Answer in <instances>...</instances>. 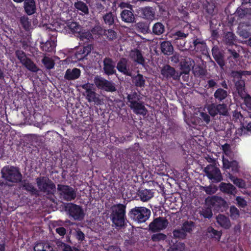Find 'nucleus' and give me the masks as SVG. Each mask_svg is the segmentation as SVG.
Returning a JSON list of instances; mask_svg holds the SVG:
<instances>
[{"instance_id":"nucleus-1","label":"nucleus","mask_w":251,"mask_h":251,"mask_svg":"<svg viewBox=\"0 0 251 251\" xmlns=\"http://www.w3.org/2000/svg\"><path fill=\"white\" fill-rule=\"evenodd\" d=\"M54 29L66 34H74L76 36L83 39L84 36L81 34L82 28L76 22L58 20L53 24Z\"/></svg>"},{"instance_id":"nucleus-2","label":"nucleus","mask_w":251,"mask_h":251,"mask_svg":"<svg viewBox=\"0 0 251 251\" xmlns=\"http://www.w3.org/2000/svg\"><path fill=\"white\" fill-rule=\"evenodd\" d=\"M211 116H214L218 114L217 105L214 104L208 105L205 108H195L193 112V116L192 117L191 122L194 123H199V120L204 121L208 124L210 121V117L207 114L206 109Z\"/></svg>"},{"instance_id":"nucleus-3","label":"nucleus","mask_w":251,"mask_h":251,"mask_svg":"<svg viewBox=\"0 0 251 251\" xmlns=\"http://www.w3.org/2000/svg\"><path fill=\"white\" fill-rule=\"evenodd\" d=\"M205 203L208 207L203 208L200 213L201 215L206 218L212 217V208L219 210L222 207H225L227 205L226 201L224 199L216 196L208 197L205 200Z\"/></svg>"},{"instance_id":"nucleus-4","label":"nucleus","mask_w":251,"mask_h":251,"mask_svg":"<svg viewBox=\"0 0 251 251\" xmlns=\"http://www.w3.org/2000/svg\"><path fill=\"white\" fill-rule=\"evenodd\" d=\"M224 154L223 155V167L225 170L231 169L233 173L239 172V166L238 163L233 160L234 154L230 149V147L227 144L222 146Z\"/></svg>"},{"instance_id":"nucleus-5","label":"nucleus","mask_w":251,"mask_h":251,"mask_svg":"<svg viewBox=\"0 0 251 251\" xmlns=\"http://www.w3.org/2000/svg\"><path fill=\"white\" fill-rule=\"evenodd\" d=\"M111 209V216L113 223L117 227L124 226L125 222L126 206L123 204H119L113 205Z\"/></svg>"},{"instance_id":"nucleus-6","label":"nucleus","mask_w":251,"mask_h":251,"mask_svg":"<svg viewBox=\"0 0 251 251\" xmlns=\"http://www.w3.org/2000/svg\"><path fill=\"white\" fill-rule=\"evenodd\" d=\"M2 177L8 181L17 182L22 179L19 170L14 167H5L1 170Z\"/></svg>"},{"instance_id":"nucleus-7","label":"nucleus","mask_w":251,"mask_h":251,"mask_svg":"<svg viewBox=\"0 0 251 251\" xmlns=\"http://www.w3.org/2000/svg\"><path fill=\"white\" fill-rule=\"evenodd\" d=\"M131 213L134 216L133 218L138 223L146 222L151 215V211L144 207H135L132 209Z\"/></svg>"},{"instance_id":"nucleus-8","label":"nucleus","mask_w":251,"mask_h":251,"mask_svg":"<svg viewBox=\"0 0 251 251\" xmlns=\"http://www.w3.org/2000/svg\"><path fill=\"white\" fill-rule=\"evenodd\" d=\"M204 171L208 178L213 182H218L222 180L220 170L213 165H208L204 168Z\"/></svg>"},{"instance_id":"nucleus-9","label":"nucleus","mask_w":251,"mask_h":251,"mask_svg":"<svg viewBox=\"0 0 251 251\" xmlns=\"http://www.w3.org/2000/svg\"><path fill=\"white\" fill-rule=\"evenodd\" d=\"M92 49V46L91 45H88L84 47L82 49L81 48H78L75 53L71 56V58H67L66 61L71 63L76 62L78 60H81L87 56L88 53L91 52ZM65 61L66 60L63 61V62Z\"/></svg>"},{"instance_id":"nucleus-10","label":"nucleus","mask_w":251,"mask_h":251,"mask_svg":"<svg viewBox=\"0 0 251 251\" xmlns=\"http://www.w3.org/2000/svg\"><path fill=\"white\" fill-rule=\"evenodd\" d=\"M136 96V95L134 94L128 95V100L130 103V106L136 113L145 115L146 114V109L142 104L134 100Z\"/></svg>"},{"instance_id":"nucleus-11","label":"nucleus","mask_w":251,"mask_h":251,"mask_svg":"<svg viewBox=\"0 0 251 251\" xmlns=\"http://www.w3.org/2000/svg\"><path fill=\"white\" fill-rule=\"evenodd\" d=\"M58 190L62 197L67 201L74 200L76 197L74 190L68 186L58 185Z\"/></svg>"},{"instance_id":"nucleus-12","label":"nucleus","mask_w":251,"mask_h":251,"mask_svg":"<svg viewBox=\"0 0 251 251\" xmlns=\"http://www.w3.org/2000/svg\"><path fill=\"white\" fill-rule=\"evenodd\" d=\"M167 221L163 218H158L154 219L149 225V228L153 232L163 230L168 225Z\"/></svg>"},{"instance_id":"nucleus-13","label":"nucleus","mask_w":251,"mask_h":251,"mask_svg":"<svg viewBox=\"0 0 251 251\" xmlns=\"http://www.w3.org/2000/svg\"><path fill=\"white\" fill-rule=\"evenodd\" d=\"M236 86L238 92L247 107L251 109V97L244 91V83L240 81L236 83Z\"/></svg>"},{"instance_id":"nucleus-14","label":"nucleus","mask_w":251,"mask_h":251,"mask_svg":"<svg viewBox=\"0 0 251 251\" xmlns=\"http://www.w3.org/2000/svg\"><path fill=\"white\" fill-rule=\"evenodd\" d=\"M82 87L85 90L84 95L88 100L90 102H97L98 99L96 97V93L94 91V85L88 83L82 85Z\"/></svg>"},{"instance_id":"nucleus-15","label":"nucleus","mask_w":251,"mask_h":251,"mask_svg":"<svg viewBox=\"0 0 251 251\" xmlns=\"http://www.w3.org/2000/svg\"><path fill=\"white\" fill-rule=\"evenodd\" d=\"M70 215L75 220H81L84 216V212L81 207L71 204L69 207Z\"/></svg>"},{"instance_id":"nucleus-16","label":"nucleus","mask_w":251,"mask_h":251,"mask_svg":"<svg viewBox=\"0 0 251 251\" xmlns=\"http://www.w3.org/2000/svg\"><path fill=\"white\" fill-rule=\"evenodd\" d=\"M37 183L39 188L42 191L50 192V189L53 190L55 188L54 184L46 177L38 178Z\"/></svg>"},{"instance_id":"nucleus-17","label":"nucleus","mask_w":251,"mask_h":251,"mask_svg":"<svg viewBox=\"0 0 251 251\" xmlns=\"http://www.w3.org/2000/svg\"><path fill=\"white\" fill-rule=\"evenodd\" d=\"M220 190L228 194L235 195L236 194V188L230 183L222 182L219 185Z\"/></svg>"},{"instance_id":"nucleus-18","label":"nucleus","mask_w":251,"mask_h":251,"mask_svg":"<svg viewBox=\"0 0 251 251\" xmlns=\"http://www.w3.org/2000/svg\"><path fill=\"white\" fill-rule=\"evenodd\" d=\"M217 223L223 228L228 229L231 227V223L229 218L222 214H219L216 217Z\"/></svg>"},{"instance_id":"nucleus-19","label":"nucleus","mask_w":251,"mask_h":251,"mask_svg":"<svg viewBox=\"0 0 251 251\" xmlns=\"http://www.w3.org/2000/svg\"><path fill=\"white\" fill-rule=\"evenodd\" d=\"M80 75V71L77 68L67 69L64 75L65 78L68 80H74L78 78Z\"/></svg>"},{"instance_id":"nucleus-20","label":"nucleus","mask_w":251,"mask_h":251,"mask_svg":"<svg viewBox=\"0 0 251 251\" xmlns=\"http://www.w3.org/2000/svg\"><path fill=\"white\" fill-rule=\"evenodd\" d=\"M103 69L107 75H110L115 73V64L110 59L105 58L103 61Z\"/></svg>"},{"instance_id":"nucleus-21","label":"nucleus","mask_w":251,"mask_h":251,"mask_svg":"<svg viewBox=\"0 0 251 251\" xmlns=\"http://www.w3.org/2000/svg\"><path fill=\"white\" fill-rule=\"evenodd\" d=\"M24 8L25 12L31 15L36 12L35 2L34 0H25L24 2Z\"/></svg>"},{"instance_id":"nucleus-22","label":"nucleus","mask_w":251,"mask_h":251,"mask_svg":"<svg viewBox=\"0 0 251 251\" xmlns=\"http://www.w3.org/2000/svg\"><path fill=\"white\" fill-rule=\"evenodd\" d=\"M56 41L55 38H53L47 41L45 43H42L40 45L41 48L44 51H52L56 47Z\"/></svg>"},{"instance_id":"nucleus-23","label":"nucleus","mask_w":251,"mask_h":251,"mask_svg":"<svg viewBox=\"0 0 251 251\" xmlns=\"http://www.w3.org/2000/svg\"><path fill=\"white\" fill-rule=\"evenodd\" d=\"M126 64V59L125 58H122L118 63L117 68L119 72L123 73L126 75L132 76L131 72L127 68Z\"/></svg>"},{"instance_id":"nucleus-24","label":"nucleus","mask_w":251,"mask_h":251,"mask_svg":"<svg viewBox=\"0 0 251 251\" xmlns=\"http://www.w3.org/2000/svg\"><path fill=\"white\" fill-rule=\"evenodd\" d=\"M161 51L166 55H170L173 53L174 49L171 42L169 41L162 42L160 45Z\"/></svg>"},{"instance_id":"nucleus-25","label":"nucleus","mask_w":251,"mask_h":251,"mask_svg":"<svg viewBox=\"0 0 251 251\" xmlns=\"http://www.w3.org/2000/svg\"><path fill=\"white\" fill-rule=\"evenodd\" d=\"M130 57L137 63L143 65L144 59L140 51L138 50H131L130 53Z\"/></svg>"},{"instance_id":"nucleus-26","label":"nucleus","mask_w":251,"mask_h":251,"mask_svg":"<svg viewBox=\"0 0 251 251\" xmlns=\"http://www.w3.org/2000/svg\"><path fill=\"white\" fill-rule=\"evenodd\" d=\"M228 177L239 188H245L246 187V184L244 180L234 176L230 174H229Z\"/></svg>"},{"instance_id":"nucleus-27","label":"nucleus","mask_w":251,"mask_h":251,"mask_svg":"<svg viewBox=\"0 0 251 251\" xmlns=\"http://www.w3.org/2000/svg\"><path fill=\"white\" fill-rule=\"evenodd\" d=\"M121 15L122 20L125 22L131 23L134 20L133 14L129 10H125L123 11Z\"/></svg>"},{"instance_id":"nucleus-28","label":"nucleus","mask_w":251,"mask_h":251,"mask_svg":"<svg viewBox=\"0 0 251 251\" xmlns=\"http://www.w3.org/2000/svg\"><path fill=\"white\" fill-rule=\"evenodd\" d=\"M75 8L81 12V14H87L89 12L88 6L81 1H78L75 3Z\"/></svg>"},{"instance_id":"nucleus-29","label":"nucleus","mask_w":251,"mask_h":251,"mask_svg":"<svg viewBox=\"0 0 251 251\" xmlns=\"http://www.w3.org/2000/svg\"><path fill=\"white\" fill-rule=\"evenodd\" d=\"M153 196V193L150 190L145 189L139 192L140 199L143 201H146L149 200Z\"/></svg>"},{"instance_id":"nucleus-30","label":"nucleus","mask_w":251,"mask_h":251,"mask_svg":"<svg viewBox=\"0 0 251 251\" xmlns=\"http://www.w3.org/2000/svg\"><path fill=\"white\" fill-rule=\"evenodd\" d=\"M161 74L166 77H173L175 74V70L169 66H165L161 70Z\"/></svg>"},{"instance_id":"nucleus-31","label":"nucleus","mask_w":251,"mask_h":251,"mask_svg":"<svg viewBox=\"0 0 251 251\" xmlns=\"http://www.w3.org/2000/svg\"><path fill=\"white\" fill-rule=\"evenodd\" d=\"M193 63L190 59H187L185 62L181 63V68L183 73L187 74L192 66Z\"/></svg>"},{"instance_id":"nucleus-32","label":"nucleus","mask_w":251,"mask_h":251,"mask_svg":"<svg viewBox=\"0 0 251 251\" xmlns=\"http://www.w3.org/2000/svg\"><path fill=\"white\" fill-rule=\"evenodd\" d=\"M29 70L36 72L38 71L36 66L29 59H27L22 63Z\"/></svg>"},{"instance_id":"nucleus-33","label":"nucleus","mask_w":251,"mask_h":251,"mask_svg":"<svg viewBox=\"0 0 251 251\" xmlns=\"http://www.w3.org/2000/svg\"><path fill=\"white\" fill-rule=\"evenodd\" d=\"M164 26L161 23H157L153 26L152 30L154 33L160 35L164 31Z\"/></svg>"},{"instance_id":"nucleus-34","label":"nucleus","mask_w":251,"mask_h":251,"mask_svg":"<svg viewBox=\"0 0 251 251\" xmlns=\"http://www.w3.org/2000/svg\"><path fill=\"white\" fill-rule=\"evenodd\" d=\"M237 132L241 135H249L250 132H251V122L248 123L246 126H243L242 128L238 129Z\"/></svg>"},{"instance_id":"nucleus-35","label":"nucleus","mask_w":251,"mask_h":251,"mask_svg":"<svg viewBox=\"0 0 251 251\" xmlns=\"http://www.w3.org/2000/svg\"><path fill=\"white\" fill-rule=\"evenodd\" d=\"M207 232L212 238H215L217 241H219L221 236V233L214 229L212 227L207 229Z\"/></svg>"},{"instance_id":"nucleus-36","label":"nucleus","mask_w":251,"mask_h":251,"mask_svg":"<svg viewBox=\"0 0 251 251\" xmlns=\"http://www.w3.org/2000/svg\"><path fill=\"white\" fill-rule=\"evenodd\" d=\"M214 96L216 99L221 100L226 97L227 92L223 89H219L215 93Z\"/></svg>"},{"instance_id":"nucleus-37","label":"nucleus","mask_w":251,"mask_h":251,"mask_svg":"<svg viewBox=\"0 0 251 251\" xmlns=\"http://www.w3.org/2000/svg\"><path fill=\"white\" fill-rule=\"evenodd\" d=\"M136 26L138 30L143 33L148 32L149 29V25L142 22L137 23Z\"/></svg>"},{"instance_id":"nucleus-38","label":"nucleus","mask_w":251,"mask_h":251,"mask_svg":"<svg viewBox=\"0 0 251 251\" xmlns=\"http://www.w3.org/2000/svg\"><path fill=\"white\" fill-rule=\"evenodd\" d=\"M42 62L45 67L48 69H52L54 67V62L52 59L50 57L45 56L43 59Z\"/></svg>"},{"instance_id":"nucleus-39","label":"nucleus","mask_w":251,"mask_h":251,"mask_svg":"<svg viewBox=\"0 0 251 251\" xmlns=\"http://www.w3.org/2000/svg\"><path fill=\"white\" fill-rule=\"evenodd\" d=\"M143 15L145 18L152 20L154 17V12L152 9L150 7H147L143 10Z\"/></svg>"},{"instance_id":"nucleus-40","label":"nucleus","mask_w":251,"mask_h":251,"mask_svg":"<svg viewBox=\"0 0 251 251\" xmlns=\"http://www.w3.org/2000/svg\"><path fill=\"white\" fill-rule=\"evenodd\" d=\"M239 211L234 206L230 208V216L233 220H236L239 217Z\"/></svg>"},{"instance_id":"nucleus-41","label":"nucleus","mask_w":251,"mask_h":251,"mask_svg":"<svg viewBox=\"0 0 251 251\" xmlns=\"http://www.w3.org/2000/svg\"><path fill=\"white\" fill-rule=\"evenodd\" d=\"M134 81L136 85L137 86L142 87L144 86L145 81L144 79L143 76L140 74H138L135 77Z\"/></svg>"},{"instance_id":"nucleus-42","label":"nucleus","mask_w":251,"mask_h":251,"mask_svg":"<svg viewBox=\"0 0 251 251\" xmlns=\"http://www.w3.org/2000/svg\"><path fill=\"white\" fill-rule=\"evenodd\" d=\"M58 246L59 249L63 251H79L77 249L72 248L70 246L63 243H58Z\"/></svg>"},{"instance_id":"nucleus-43","label":"nucleus","mask_w":251,"mask_h":251,"mask_svg":"<svg viewBox=\"0 0 251 251\" xmlns=\"http://www.w3.org/2000/svg\"><path fill=\"white\" fill-rule=\"evenodd\" d=\"M173 234L175 237L181 239L184 238L186 236V233L183 228L175 230L173 232Z\"/></svg>"},{"instance_id":"nucleus-44","label":"nucleus","mask_w":251,"mask_h":251,"mask_svg":"<svg viewBox=\"0 0 251 251\" xmlns=\"http://www.w3.org/2000/svg\"><path fill=\"white\" fill-rule=\"evenodd\" d=\"M114 18V16L110 13L107 14L103 17L105 23L108 25H111L113 24Z\"/></svg>"},{"instance_id":"nucleus-45","label":"nucleus","mask_w":251,"mask_h":251,"mask_svg":"<svg viewBox=\"0 0 251 251\" xmlns=\"http://www.w3.org/2000/svg\"><path fill=\"white\" fill-rule=\"evenodd\" d=\"M194 227V225L193 222H186L183 224V229L184 232H189L192 230L193 228Z\"/></svg>"},{"instance_id":"nucleus-46","label":"nucleus","mask_w":251,"mask_h":251,"mask_svg":"<svg viewBox=\"0 0 251 251\" xmlns=\"http://www.w3.org/2000/svg\"><path fill=\"white\" fill-rule=\"evenodd\" d=\"M105 79L102 77L97 76L95 78V83L100 88L102 89L104 85Z\"/></svg>"},{"instance_id":"nucleus-47","label":"nucleus","mask_w":251,"mask_h":251,"mask_svg":"<svg viewBox=\"0 0 251 251\" xmlns=\"http://www.w3.org/2000/svg\"><path fill=\"white\" fill-rule=\"evenodd\" d=\"M166 238V236L165 234L162 233H156L153 234L151 239L153 241H160L164 240Z\"/></svg>"},{"instance_id":"nucleus-48","label":"nucleus","mask_w":251,"mask_h":251,"mask_svg":"<svg viewBox=\"0 0 251 251\" xmlns=\"http://www.w3.org/2000/svg\"><path fill=\"white\" fill-rule=\"evenodd\" d=\"M104 85L102 88L103 89L107 91H114L115 90V87L111 82L105 80Z\"/></svg>"},{"instance_id":"nucleus-49","label":"nucleus","mask_w":251,"mask_h":251,"mask_svg":"<svg viewBox=\"0 0 251 251\" xmlns=\"http://www.w3.org/2000/svg\"><path fill=\"white\" fill-rule=\"evenodd\" d=\"M185 249V245L182 243H176L171 250L168 251H183Z\"/></svg>"},{"instance_id":"nucleus-50","label":"nucleus","mask_w":251,"mask_h":251,"mask_svg":"<svg viewBox=\"0 0 251 251\" xmlns=\"http://www.w3.org/2000/svg\"><path fill=\"white\" fill-rule=\"evenodd\" d=\"M204 190L208 194H211L216 193L217 188L215 185H210L208 187H204Z\"/></svg>"},{"instance_id":"nucleus-51","label":"nucleus","mask_w":251,"mask_h":251,"mask_svg":"<svg viewBox=\"0 0 251 251\" xmlns=\"http://www.w3.org/2000/svg\"><path fill=\"white\" fill-rule=\"evenodd\" d=\"M81 34L82 35L84 36V37L83 39L79 38L80 40L84 41L86 42L90 40L92 38V34L89 32L83 31L82 29H81Z\"/></svg>"},{"instance_id":"nucleus-52","label":"nucleus","mask_w":251,"mask_h":251,"mask_svg":"<svg viewBox=\"0 0 251 251\" xmlns=\"http://www.w3.org/2000/svg\"><path fill=\"white\" fill-rule=\"evenodd\" d=\"M218 113L226 115L227 113V109L226 106L224 104L217 105Z\"/></svg>"},{"instance_id":"nucleus-53","label":"nucleus","mask_w":251,"mask_h":251,"mask_svg":"<svg viewBox=\"0 0 251 251\" xmlns=\"http://www.w3.org/2000/svg\"><path fill=\"white\" fill-rule=\"evenodd\" d=\"M16 55L22 63H23V62H25L27 59L25 53L21 50L17 51L16 52Z\"/></svg>"},{"instance_id":"nucleus-54","label":"nucleus","mask_w":251,"mask_h":251,"mask_svg":"<svg viewBox=\"0 0 251 251\" xmlns=\"http://www.w3.org/2000/svg\"><path fill=\"white\" fill-rule=\"evenodd\" d=\"M213 55L216 60L217 62L219 64V65L222 67L224 65V61L221 56H218L216 54V52L214 50H213Z\"/></svg>"},{"instance_id":"nucleus-55","label":"nucleus","mask_w":251,"mask_h":251,"mask_svg":"<svg viewBox=\"0 0 251 251\" xmlns=\"http://www.w3.org/2000/svg\"><path fill=\"white\" fill-rule=\"evenodd\" d=\"M105 34L108 38L112 40L116 37V33L114 31L111 29H109L105 32Z\"/></svg>"},{"instance_id":"nucleus-56","label":"nucleus","mask_w":251,"mask_h":251,"mask_svg":"<svg viewBox=\"0 0 251 251\" xmlns=\"http://www.w3.org/2000/svg\"><path fill=\"white\" fill-rule=\"evenodd\" d=\"M75 236L77 240L81 241H83L85 238L84 234L80 230L75 231Z\"/></svg>"},{"instance_id":"nucleus-57","label":"nucleus","mask_w":251,"mask_h":251,"mask_svg":"<svg viewBox=\"0 0 251 251\" xmlns=\"http://www.w3.org/2000/svg\"><path fill=\"white\" fill-rule=\"evenodd\" d=\"M236 200L238 204L242 207H245L247 204L246 201L243 198L240 197H237L236 199Z\"/></svg>"},{"instance_id":"nucleus-58","label":"nucleus","mask_w":251,"mask_h":251,"mask_svg":"<svg viewBox=\"0 0 251 251\" xmlns=\"http://www.w3.org/2000/svg\"><path fill=\"white\" fill-rule=\"evenodd\" d=\"M21 22L25 29H28L29 28V23L27 18H22L21 19Z\"/></svg>"},{"instance_id":"nucleus-59","label":"nucleus","mask_w":251,"mask_h":251,"mask_svg":"<svg viewBox=\"0 0 251 251\" xmlns=\"http://www.w3.org/2000/svg\"><path fill=\"white\" fill-rule=\"evenodd\" d=\"M44 249L43 243H38L34 247L35 251H43Z\"/></svg>"},{"instance_id":"nucleus-60","label":"nucleus","mask_w":251,"mask_h":251,"mask_svg":"<svg viewBox=\"0 0 251 251\" xmlns=\"http://www.w3.org/2000/svg\"><path fill=\"white\" fill-rule=\"evenodd\" d=\"M24 187L26 190L29 191L33 192L35 190L33 185L31 183H25L24 184Z\"/></svg>"},{"instance_id":"nucleus-61","label":"nucleus","mask_w":251,"mask_h":251,"mask_svg":"<svg viewBox=\"0 0 251 251\" xmlns=\"http://www.w3.org/2000/svg\"><path fill=\"white\" fill-rule=\"evenodd\" d=\"M56 232L60 236H63L66 233V230L64 227H60L56 229Z\"/></svg>"},{"instance_id":"nucleus-62","label":"nucleus","mask_w":251,"mask_h":251,"mask_svg":"<svg viewBox=\"0 0 251 251\" xmlns=\"http://www.w3.org/2000/svg\"><path fill=\"white\" fill-rule=\"evenodd\" d=\"M53 248L49 243H44V249L43 251H52Z\"/></svg>"},{"instance_id":"nucleus-63","label":"nucleus","mask_w":251,"mask_h":251,"mask_svg":"<svg viewBox=\"0 0 251 251\" xmlns=\"http://www.w3.org/2000/svg\"><path fill=\"white\" fill-rule=\"evenodd\" d=\"M239 34L244 38H247L249 37V33L247 31H241L239 32Z\"/></svg>"},{"instance_id":"nucleus-64","label":"nucleus","mask_w":251,"mask_h":251,"mask_svg":"<svg viewBox=\"0 0 251 251\" xmlns=\"http://www.w3.org/2000/svg\"><path fill=\"white\" fill-rule=\"evenodd\" d=\"M108 251H121L120 249L117 247L111 246L108 248Z\"/></svg>"}]
</instances>
